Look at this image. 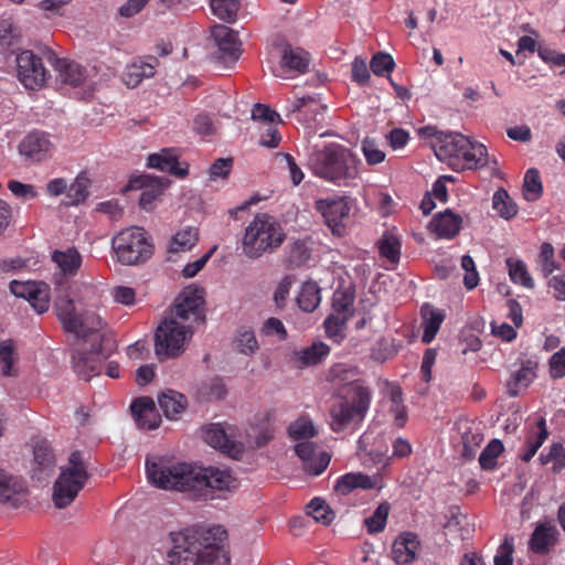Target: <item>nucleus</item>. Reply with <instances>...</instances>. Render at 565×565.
<instances>
[{
  "label": "nucleus",
  "mask_w": 565,
  "mask_h": 565,
  "mask_svg": "<svg viewBox=\"0 0 565 565\" xmlns=\"http://www.w3.org/2000/svg\"><path fill=\"white\" fill-rule=\"evenodd\" d=\"M146 472L150 483L157 488L189 492L194 498L204 497L207 489L230 490L236 481L227 470L212 466L195 468L164 457H148Z\"/></svg>",
  "instance_id": "nucleus-1"
},
{
  "label": "nucleus",
  "mask_w": 565,
  "mask_h": 565,
  "mask_svg": "<svg viewBox=\"0 0 565 565\" xmlns=\"http://www.w3.org/2000/svg\"><path fill=\"white\" fill-rule=\"evenodd\" d=\"M21 31L9 20L0 22V54L4 60L15 56L21 49Z\"/></svg>",
  "instance_id": "nucleus-25"
},
{
  "label": "nucleus",
  "mask_w": 565,
  "mask_h": 565,
  "mask_svg": "<svg viewBox=\"0 0 565 565\" xmlns=\"http://www.w3.org/2000/svg\"><path fill=\"white\" fill-rule=\"evenodd\" d=\"M504 447L501 440L492 439L479 456V463L483 470H493L497 467V459L503 452Z\"/></svg>",
  "instance_id": "nucleus-53"
},
{
  "label": "nucleus",
  "mask_w": 565,
  "mask_h": 565,
  "mask_svg": "<svg viewBox=\"0 0 565 565\" xmlns=\"http://www.w3.org/2000/svg\"><path fill=\"white\" fill-rule=\"evenodd\" d=\"M25 492L22 479L0 468V503L18 508Z\"/></svg>",
  "instance_id": "nucleus-23"
},
{
  "label": "nucleus",
  "mask_w": 565,
  "mask_h": 565,
  "mask_svg": "<svg viewBox=\"0 0 565 565\" xmlns=\"http://www.w3.org/2000/svg\"><path fill=\"white\" fill-rule=\"evenodd\" d=\"M349 316L331 315L324 320L326 334L335 343H340L345 334L344 329Z\"/></svg>",
  "instance_id": "nucleus-54"
},
{
  "label": "nucleus",
  "mask_w": 565,
  "mask_h": 565,
  "mask_svg": "<svg viewBox=\"0 0 565 565\" xmlns=\"http://www.w3.org/2000/svg\"><path fill=\"white\" fill-rule=\"evenodd\" d=\"M316 209L322 214L326 224L333 234L341 235L349 220L351 206L348 198H328L316 202Z\"/></svg>",
  "instance_id": "nucleus-12"
},
{
  "label": "nucleus",
  "mask_w": 565,
  "mask_h": 565,
  "mask_svg": "<svg viewBox=\"0 0 565 565\" xmlns=\"http://www.w3.org/2000/svg\"><path fill=\"white\" fill-rule=\"evenodd\" d=\"M362 151L366 162L371 166L381 163L385 159V152L377 147L374 139L365 138L362 141Z\"/></svg>",
  "instance_id": "nucleus-63"
},
{
  "label": "nucleus",
  "mask_w": 565,
  "mask_h": 565,
  "mask_svg": "<svg viewBox=\"0 0 565 565\" xmlns=\"http://www.w3.org/2000/svg\"><path fill=\"white\" fill-rule=\"evenodd\" d=\"M260 333L265 337H276L278 341H284L288 337L282 321L275 317H270L265 320L262 326Z\"/></svg>",
  "instance_id": "nucleus-61"
},
{
  "label": "nucleus",
  "mask_w": 565,
  "mask_h": 565,
  "mask_svg": "<svg viewBox=\"0 0 565 565\" xmlns=\"http://www.w3.org/2000/svg\"><path fill=\"white\" fill-rule=\"evenodd\" d=\"M462 217L450 210L436 214L429 227L440 238H454L460 231Z\"/></svg>",
  "instance_id": "nucleus-24"
},
{
  "label": "nucleus",
  "mask_w": 565,
  "mask_h": 565,
  "mask_svg": "<svg viewBox=\"0 0 565 565\" xmlns=\"http://www.w3.org/2000/svg\"><path fill=\"white\" fill-rule=\"evenodd\" d=\"M147 166L152 169L168 172L178 178H184L189 173V167L180 166L178 154L172 148H163L159 152L149 154Z\"/></svg>",
  "instance_id": "nucleus-19"
},
{
  "label": "nucleus",
  "mask_w": 565,
  "mask_h": 565,
  "mask_svg": "<svg viewBox=\"0 0 565 565\" xmlns=\"http://www.w3.org/2000/svg\"><path fill=\"white\" fill-rule=\"evenodd\" d=\"M28 301L38 313L46 312L50 307V292L47 285L42 282L38 287L36 292H33Z\"/></svg>",
  "instance_id": "nucleus-60"
},
{
  "label": "nucleus",
  "mask_w": 565,
  "mask_h": 565,
  "mask_svg": "<svg viewBox=\"0 0 565 565\" xmlns=\"http://www.w3.org/2000/svg\"><path fill=\"white\" fill-rule=\"evenodd\" d=\"M285 237L280 223L274 216L259 213L245 230L243 253L248 258H258L279 248Z\"/></svg>",
  "instance_id": "nucleus-4"
},
{
  "label": "nucleus",
  "mask_w": 565,
  "mask_h": 565,
  "mask_svg": "<svg viewBox=\"0 0 565 565\" xmlns=\"http://www.w3.org/2000/svg\"><path fill=\"white\" fill-rule=\"evenodd\" d=\"M548 437L545 419L541 418L537 422V428L530 433L524 444V452L520 454V459L524 462H529L544 444Z\"/></svg>",
  "instance_id": "nucleus-34"
},
{
  "label": "nucleus",
  "mask_w": 565,
  "mask_h": 565,
  "mask_svg": "<svg viewBox=\"0 0 565 565\" xmlns=\"http://www.w3.org/2000/svg\"><path fill=\"white\" fill-rule=\"evenodd\" d=\"M54 310L58 321L66 332L77 331L81 326L77 322L79 312H77L74 301L67 297H58L54 302Z\"/></svg>",
  "instance_id": "nucleus-32"
},
{
  "label": "nucleus",
  "mask_w": 565,
  "mask_h": 565,
  "mask_svg": "<svg viewBox=\"0 0 565 565\" xmlns=\"http://www.w3.org/2000/svg\"><path fill=\"white\" fill-rule=\"evenodd\" d=\"M539 460L542 466L552 462V471L559 473L565 468V448L561 443H553L541 452Z\"/></svg>",
  "instance_id": "nucleus-43"
},
{
  "label": "nucleus",
  "mask_w": 565,
  "mask_h": 565,
  "mask_svg": "<svg viewBox=\"0 0 565 565\" xmlns=\"http://www.w3.org/2000/svg\"><path fill=\"white\" fill-rule=\"evenodd\" d=\"M52 147L53 145L46 134L33 131L22 139L19 151L32 161L41 162L50 156Z\"/></svg>",
  "instance_id": "nucleus-16"
},
{
  "label": "nucleus",
  "mask_w": 565,
  "mask_h": 565,
  "mask_svg": "<svg viewBox=\"0 0 565 565\" xmlns=\"http://www.w3.org/2000/svg\"><path fill=\"white\" fill-rule=\"evenodd\" d=\"M234 343L237 351L245 355H253L259 349L255 332L247 327L237 329Z\"/></svg>",
  "instance_id": "nucleus-49"
},
{
  "label": "nucleus",
  "mask_w": 565,
  "mask_h": 565,
  "mask_svg": "<svg viewBox=\"0 0 565 565\" xmlns=\"http://www.w3.org/2000/svg\"><path fill=\"white\" fill-rule=\"evenodd\" d=\"M77 322L81 324L77 331H71V333H74L77 338L84 339L88 333L96 332L103 328L102 318L92 310L79 313Z\"/></svg>",
  "instance_id": "nucleus-50"
},
{
  "label": "nucleus",
  "mask_w": 565,
  "mask_h": 565,
  "mask_svg": "<svg viewBox=\"0 0 565 565\" xmlns=\"http://www.w3.org/2000/svg\"><path fill=\"white\" fill-rule=\"evenodd\" d=\"M307 109V111L312 113L311 120L315 122L321 121L323 118V113L327 110V106L323 105L320 99L316 96H303L297 98L291 106V111H302Z\"/></svg>",
  "instance_id": "nucleus-45"
},
{
  "label": "nucleus",
  "mask_w": 565,
  "mask_h": 565,
  "mask_svg": "<svg viewBox=\"0 0 565 565\" xmlns=\"http://www.w3.org/2000/svg\"><path fill=\"white\" fill-rule=\"evenodd\" d=\"M280 64L284 68L305 74L309 71L310 54L300 47L294 49L286 45L282 50Z\"/></svg>",
  "instance_id": "nucleus-31"
},
{
  "label": "nucleus",
  "mask_w": 565,
  "mask_h": 565,
  "mask_svg": "<svg viewBox=\"0 0 565 565\" xmlns=\"http://www.w3.org/2000/svg\"><path fill=\"white\" fill-rule=\"evenodd\" d=\"M117 350L116 341L107 335L99 339L98 344H93L89 352H78L73 355L75 372L84 380L99 373L100 361L110 356Z\"/></svg>",
  "instance_id": "nucleus-9"
},
{
  "label": "nucleus",
  "mask_w": 565,
  "mask_h": 565,
  "mask_svg": "<svg viewBox=\"0 0 565 565\" xmlns=\"http://www.w3.org/2000/svg\"><path fill=\"white\" fill-rule=\"evenodd\" d=\"M423 317V335L422 342L429 344L436 337L440 329L441 323L445 320V313L440 309H435L433 306L425 303L422 307Z\"/></svg>",
  "instance_id": "nucleus-29"
},
{
  "label": "nucleus",
  "mask_w": 565,
  "mask_h": 565,
  "mask_svg": "<svg viewBox=\"0 0 565 565\" xmlns=\"http://www.w3.org/2000/svg\"><path fill=\"white\" fill-rule=\"evenodd\" d=\"M212 36L218 47L217 57L223 62L235 63L241 55L237 34L226 25H215L212 29Z\"/></svg>",
  "instance_id": "nucleus-15"
},
{
  "label": "nucleus",
  "mask_w": 565,
  "mask_h": 565,
  "mask_svg": "<svg viewBox=\"0 0 565 565\" xmlns=\"http://www.w3.org/2000/svg\"><path fill=\"white\" fill-rule=\"evenodd\" d=\"M558 530L551 522L537 523L529 540V550L537 555H547L556 545Z\"/></svg>",
  "instance_id": "nucleus-17"
},
{
  "label": "nucleus",
  "mask_w": 565,
  "mask_h": 565,
  "mask_svg": "<svg viewBox=\"0 0 565 565\" xmlns=\"http://www.w3.org/2000/svg\"><path fill=\"white\" fill-rule=\"evenodd\" d=\"M425 132L435 138L434 150L439 160L448 164L456 163L463 150L469 147L471 140L459 132H443L435 127H426Z\"/></svg>",
  "instance_id": "nucleus-10"
},
{
  "label": "nucleus",
  "mask_w": 565,
  "mask_h": 565,
  "mask_svg": "<svg viewBox=\"0 0 565 565\" xmlns=\"http://www.w3.org/2000/svg\"><path fill=\"white\" fill-rule=\"evenodd\" d=\"M308 514L317 522L329 525L334 519V512L319 498L312 499L307 505Z\"/></svg>",
  "instance_id": "nucleus-55"
},
{
  "label": "nucleus",
  "mask_w": 565,
  "mask_h": 565,
  "mask_svg": "<svg viewBox=\"0 0 565 565\" xmlns=\"http://www.w3.org/2000/svg\"><path fill=\"white\" fill-rule=\"evenodd\" d=\"M17 78L28 89L42 88L49 77V71L41 56L31 50H23L14 56Z\"/></svg>",
  "instance_id": "nucleus-8"
},
{
  "label": "nucleus",
  "mask_w": 565,
  "mask_h": 565,
  "mask_svg": "<svg viewBox=\"0 0 565 565\" xmlns=\"http://www.w3.org/2000/svg\"><path fill=\"white\" fill-rule=\"evenodd\" d=\"M390 396V414L394 418V425L397 428H403L407 422V408L403 402V391L399 385H391L388 391Z\"/></svg>",
  "instance_id": "nucleus-39"
},
{
  "label": "nucleus",
  "mask_w": 565,
  "mask_h": 565,
  "mask_svg": "<svg viewBox=\"0 0 565 565\" xmlns=\"http://www.w3.org/2000/svg\"><path fill=\"white\" fill-rule=\"evenodd\" d=\"M130 412L139 428L151 430L159 427L161 419L151 397L135 398L130 405Z\"/></svg>",
  "instance_id": "nucleus-18"
},
{
  "label": "nucleus",
  "mask_w": 565,
  "mask_h": 565,
  "mask_svg": "<svg viewBox=\"0 0 565 565\" xmlns=\"http://www.w3.org/2000/svg\"><path fill=\"white\" fill-rule=\"evenodd\" d=\"M356 164L355 156L338 143H330L324 149L312 152L309 158V167L315 175L339 186H347L356 179Z\"/></svg>",
  "instance_id": "nucleus-3"
},
{
  "label": "nucleus",
  "mask_w": 565,
  "mask_h": 565,
  "mask_svg": "<svg viewBox=\"0 0 565 565\" xmlns=\"http://www.w3.org/2000/svg\"><path fill=\"white\" fill-rule=\"evenodd\" d=\"M488 151L486 146L471 141L461 152L456 163H450L454 170L478 169L487 164Z\"/></svg>",
  "instance_id": "nucleus-26"
},
{
  "label": "nucleus",
  "mask_w": 565,
  "mask_h": 565,
  "mask_svg": "<svg viewBox=\"0 0 565 565\" xmlns=\"http://www.w3.org/2000/svg\"><path fill=\"white\" fill-rule=\"evenodd\" d=\"M203 438L211 447L220 449L232 458H238L243 452V445L232 439L221 424L206 426L203 429Z\"/></svg>",
  "instance_id": "nucleus-14"
},
{
  "label": "nucleus",
  "mask_w": 565,
  "mask_h": 565,
  "mask_svg": "<svg viewBox=\"0 0 565 565\" xmlns=\"http://www.w3.org/2000/svg\"><path fill=\"white\" fill-rule=\"evenodd\" d=\"M159 61L156 56L149 55L145 60L138 58L126 67L122 74L124 83L130 87H137L145 78H150L156 74Z\"/></svg>",
  "instance_id": "nucleus-20"
},
{
  "label": "nucleus",
  "mask_w": 565,
  "mask_h": 565,
  "mask_svg": "<svg viewBox=\"0 0 565 565\" xmlns=\"http://www.w3.org/2000/svg\"><path fill=\"white\" fill-rule=\"evenodd\" d=\"M199 241V230L186 226L178 231L171 238L168 250L170 253H182L192 249Z\"/></svg>",
  "instance_id": "nucleus-38"
},
{
  "label": "nucleus",
  "mask_w": 565,
  "mask_h": 565,
  "mask_svg": "<svg viewBox=\"0 0 565 565\" xmlns=\"http://www.w3.org/2000/svg\"><path fill=\"white\" fill-rule=\"evenodd\" d=\"M111 247L117 260L126 266L143 264L153 254V243L147 231L140 226H130L118 232Z\"/></svg>",
  "instance_id": "nucleus-5"
},
{
  "label": "nucleus",
  "mask_w": 565,
  "mask_h": 565,
  "mask_svg": "<svg viewBox=\"0 0 565 565\" xmlns=\"http://www.w3.org/2000/svg\"><path fill=\"white\" fill-rule=\"evenodd\" d=\"M390 511V503L382 502L379 504L372 515L364 519V525L369 534H377L385 530Z\"/></svg>",
  "instance_id": "nucleus-47"
},
{
  "label": "nucleus",
  "mask_w": 565,
  "mask_h": 565,
  "mask_svg": "<svg viewBox=\"0 0 565 565\" xmlns=\"http://www.w3.org/2000/svg\"><path fill=\"white\" fill-rule=\"evenodd\" d=\"M536 364L532 361H526L522 364L512 379L508 382V393L510 396H518L520 391L526 388L535 377Z\"/></svg>",
  "instance_id": "nucleus-36"
},
{
  "label": "nucleus",
  "mask_w": 565,
  "mask_h": 565,
  "mask_svg": "<svg viewBox=\"0 0 565 565\" xmlns=\"http://www.w3.org/2000/svg\"><path fill=\"white\" fill-rule=\"evenodd\" d=\"M376 482L362 472H348L339 477L334 484V491L340 495H348L355 489H374Z\"/></svg>",
  "instance_id": "nucleus-27"
},
{
  "label": "nucleus",
  "mask_w": 565,
  "mask_h": 565,
  "mask_svg": "<svg viewBox=\"0 0 565 565\" xmlns=\"http://www.w3.org/2000/svg\"><path fill=\"white\" fill-rule=\"evenodd\" d=\"M88 195V181L86 178L77 177L67 189V198L71 204H78L83 202Z\"/></svg>",
  "instance_id": "nucleus-62"
},
{
  "label": "nucleus",
  "mask_w": 565,
  "mask_h": 565,
  "mask_svg": "<svg viewBox=\"0 0 565 565\" xmlns=\"http://www.w3.org/2000/svg\"><path fill=\"white\" fill-rule=\"evenodd\" d=\"M193 335V327L174 318L164 319L154 333V351L160 361L181 355Z\"/></svg>",
  "instance_id": "nucleus-7"
},
{
  "label": "nucleus",
  "mask_w": 565,
  "mask_h": 565,
  "mask_svg": "<svg viewBox=\"0 0 565 565\" xmlns=\"http://www.w3.org/2000/svg\"><path fill=\"white\" fill-rule=\"evenodd\" d=\"M401 241L399 238L390 233L385 232L377 242V248L380 255L391 263H398L401 257Z\"/></svg>",
  "instance_id": "nucleus-44"
},
{
  "label": "nucleus",
  "mask_w": 565,
  "mask_h": 565,
  "mask_svg": "<svg viewBox=\"0 0 565 565\" xmlns=\"http://www.w3.org/2000/svg\"><path fill=\"white\" fill-rule=\"evenodd\" d=\"M419 541L415 533H401L392 545V558L397 565H408L416 558Z\"/></svg>",
  "instance_id": "nucleus-22"
},
{
  "label": "nucleus",
  "mask_w": 565,
  "mask_h": 565,
  "mask_svg": "<svg viewBox=\"0 0 565 565\" xmlns=\"http://www.w3.org/2000/svg\"><path fill=\"white\" fill-rule=\"evenodd\" d=\"M330 353V348L323 342H313L310 347L295 351L291 361L302 369L320 363Z\"/></svg>",
  "instance_id": "nucleus-28"
},
{
  "label": "nucleus",
  "mask_w": 565,
  "mask_h": 565,
  "mask_svg": "<svg viewBox=\"0 0 565 565\" xmlns=\"http://www.w3.org/2000/svg\"><path fill=\"white\" fill-rule=\"evenodd\" d=\"M320 288L317 282L307 281L301 286L297 297L299 308L306 312H312L320 303Z\"/></svg>",
  "instance_id": "nucleus-40"
},
{
  "label": "nucleus",
  "mask_w": 565,
  "mask_h": 565,
  "mask_svg": "<svg viewBox=\"0 0 565 565\" xmlns=\"http://www.w3.org/2000/svg\"><path fill=\"white\" fill-rule=\"evenodd\" d=\"M509 275L514 284H519L525 288H534V281L527 271V267L523 260L509 258L507 260Z\"/></svg>",
  "instance_id": "nucleus-52"
},
{
  "label": "nucleus",
  "mask_w": 565,
  "mask_h": 565,
  "mask_svg": "<svg viewBox=\"0 0 565 565\" xmlns=\"http://www.w3.org/2000/svg\"><path fill=\"white\" fill-rule=\"evenodd\" d=\"M355 299L353 287L338 288L332 296V308L337 315L351 317V309Z\"/></svg>",
  "instance_id": "nucleus-46"
},
{
  "label": "nucleus",
  "mask_w": 565,
  "mask_h": 565,
  "mask_svg": "<svg viewBox=\"0 0 565 565\" xmlns=\"http://www.w3.org/2000/svg\"><path fill=\"white\" fill-rule=\"evenodd\" d=\"M288 433L295 440L309 439L317 434L312 420L307 417H300L290 424Z\"/></svg>",
  "instance_id": "nucleus-57"
},
{
  "label": "nucleus",
  "mask_w": 565,
  "mask_h": 565,
  "mask_svg": "<svg viewBox=\"0 0 565 565\" xmlns=\"http://www.w3.org/2000/svg\"><path fill=\"white\" fill-rule=\"evenodd\" d=\"M395 67V61L388 53L377 52L370 62V68L376 76H383L385 72L390 73Z\"/></svg>",
  "instance_id": "nucleus-58"
},
{
  "label": "nucleus",
  "mask_w": 565,
  "mask_h": 565,
  "mask_svg": "<svg viewBox=\"0 0 565 565\" xmlns=\"http://www.w3.org/2000/svg\"><path fill=\"white\" fill-rule=\"evenodd\" d=\"M211 10L225 22H234L239 10V0H211Z\"/></svg>",
  "instance_id": "nucleus-51"
},
{
  "label": "nucleus",
  "mask_w": 565,
  "mask_h": 565,
  "mask_svg": "<svg viewBox=\"0 0 565 565\" xmlns=\"http://www.w3.org/2000/svg\"><path fill=\"white\" fill-rule=\"evenodd\" d=\"M34 463L38 466L40 473L45 472V476L55 466V456L46 440L36 441L34 445Z\"/></svg>",
  "instance_id": "nucleus-41"
},
{
  "label": "nucleus",
  "mask_w": 565,
  "mask_h": 565,
  "mask_svg": "<svg viewBox=\"0 0 565 565\" xmlns=\"http://www.w3.org/2000/svg\"><path fill=\"white\" fill-rule=\"evenodd\" d=\"M557 265L554 260V248L550 243H543L540 250V270L543 277H548Z\"/></svg>",
  "instance_id": "nucleus-59"
},
{
  "label": "nucleus",
  "mask_w": 565,
  "mask_h": 565,
  "mask_svg": "<svg viewBox=\"0 0 565 565\" xmlns=\"http://www.w3.org/2000/svg\"><path fill=\"white\" fill-rule=\"evenodd\" d=\"M203 289L188 287L175 299L172 308V318L181 321L193 320L199 323L205 321L203 311Z\"/></svg>",
  "instance_id": "nucleus-11"
},
{
  "label": "nucleus",
  "mask_w": 565,
  "mask_h": 565,
  "mask_svg": "<svg viewBox=\"0 0 565 565\" xmlns=\"http://www.w3.org/2000/svg\"><path fill=\"white\" fill-rule=\"evenodd\" d=\"M62 82L74 87L83 85L87 78V71L81 64L66 58H57L54 65Z\"/></svg>",
  "instance_id": "nucleus-30"
},
{
  "label": "nucleus",
  "mask_w": 565,
  "mask_h": 565,
  "mask_svg": "<svg viewBox=\"0 0 565 565\" xmlns=\"http://www.w3.org/2000/svg\"><path fill=\"white\" fill-rule=\"evenodd\" d=\"M159 406L168 418H174L184 412L186 407V397L173 390L163 392L158 397Z\"/></svg>",
  "instance_id": "nucleus-37"
},
{
  "label": "nucleus",
  "mask_w": 565,
  "mask_h": 565,
  "mask_svg": "<svg viewBox=\"0 0 565 565\" xmlns=\"http://www.w3.org/2000/svg\"><path fill=\"white\" fill-rule=\"evenodd\" d=\"M52 260L58 266L64 275L73 276L82 265V256L74 247L66 250H54Z\"/></svg>",
  "instance_id": "nucleus-35"
},
{
  "label": "nucleus",
  "mask_w": 565,
  "mask_h": 565,
  "mask_svg": "<svg viewBox=\"0 0 565 565\" xmlns=\"http://www.w3.org/2000/svg\"><path fill=\"white\" fill-rule=\"evenodd\" d=\"M543 186L541 175L537 169L531 168L525 172L523 182V196L529 202L539 200L542 195Z\"/></svg>",
  "instance_id": "nucleus-48"
},
{
  "label": "nucleus",
  "mask_w": 565,
  "mask_h": 565,
  "mask_svg": "<svg viewBox=\"0 0 565 565\" xmlns=\"http://www.w3.org/2000/svg\"><path fill=\"white\" fill-rule=\"evenodd\" d=\"M342 401L353 408V413L358 415L360 419H364L371 405L372 391L370 387L355 381L345 387Z\"/></svg>",
  "instance_id": "nucleus-21"
},
{
  "label": "nucleus",
  "mask_w": 565,
  "mask_h": 565,
  "mask_svg": "<svg viewBox=\"0 0 565 565\" xmlns=\"http://www.w3.org/2000/svg\"><path fill=\"white\" fill-rule=\"evenodd\" d=\"M353 408L349 406L344 401H340L334 404L330 411L331 416V428L333 431H342L351 424L361 423L363 419H360L358 415H355L352 411Z\"/></svg>",
  "instance_id": "nucleus-33"
},
{
  "label": "nucleus",
  "mask_w": 565,
  "mask_h": 565,
  "mask_svg": "<svg viewBox=\"0 0 565 565\" xmlns=\"http://www.w3.org/2000/svg\"><path fill=\"white\" fill-rule=\"evenodd\" d=\"M492 207L505 220L514 217L518 213L516 203L511 199L508 191L502 188L494 192L492 198Z\"/></svg>",
  "instance_id": "nucleus-42"
},
{
  "label": "nucleus",
  "mask_w": 565,
  "mask_h": 565,
  "mask_svg": "<svg viewBox=\"0 0 565 565\" xmlns=\"http://www.w3.org/2000/svg\"><path fill=\"white\" fill-rule=\"evenodd\" d=\"M227 532L221 526L186 529L172 535L169 565H228Z\"/></svg>",
  "instance_id": "nucleus-2"
},
{
  "label": "nucleus",
  "mask_w": 565,
  "mask_h": 565,
  "mask_svg": "<svg viewBox=\"0 0 565 565\" xmlns=\"http://www.w3.org/2000/svg\"><path fill=\"white\" fill-rule=\"evenodd\" d=\"M514 540L505 537L494 556V565H513Z\"/></svg>",
  "instance_id": "nucleus-64"
},
{
  "label": "nucleus",
  "mask_w": 565,
  "mask_h": 565,
  "mask_svg": "<svg viewBox=\"0 0 565 565\" xmlns=\"http://www.w3.org/2000/svg\"><path fill=\"white\" fill-rule=\"evenodd\" d=\"M89 475L81 451H73L68 458V466L62 469L53 487V502L56 508L70 505L78 492L84 488Z\"/></svg>",
  "instance_id": "nucleus-6"
},
{
  "label": "nucleus",
  "mask_w": 565,
  "mask_h": 565,
  "mask_svg": "<svg viewBox=\"0 0 565 565\" xmlns=\"http://www.w3.org/2000/svg\"><path fill=\"white\" fill-rule=\"evenodd\" d=\"M168 184V179L139 174L130 178L126 190H142L139 205L142 210L150 212L154 209V202L161 196Z\"/></svg>",
  "instance_id": "nucleus-13"
},
{
  "label": "nucleus",
  "mask_w": 565,
  "mask_h": 565,
  "mask_svg": "<svg viewBox=\"0 0 565 565\" xmlns=\"http://www.w3.org/2000/svg\"><path fill=\"white\" fill-rule=\"evenodd\" d=\"M311 256V250L305 241H295L288 247L287 262L292 267L303 265Z\"/></svg>",
  "instance_id": "nucleus-56"
}]
</instances>
